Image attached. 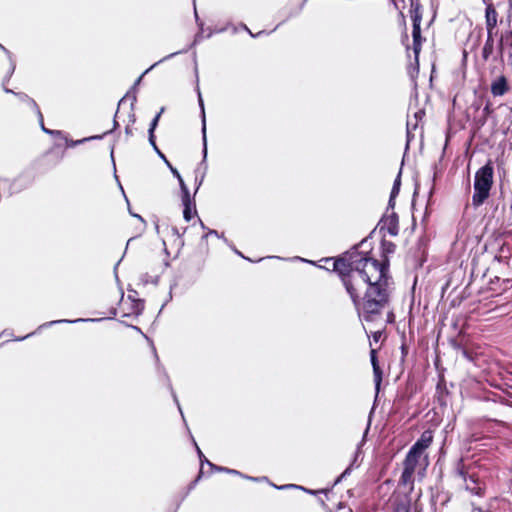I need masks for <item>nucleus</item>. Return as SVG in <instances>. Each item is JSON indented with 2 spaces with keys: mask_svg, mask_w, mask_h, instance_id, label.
I'll list each match as a JSON object with an SVG mask.
<instances>
[{
  "mask_svg": "<svg viewBox=\"0 0 512 512\" xmlns=\"http://www.w3.org/2000/svg\"><path fill=\"white\" fill-rule=\"evenodd\" d=\"M0 48L3 49L7 54H9V52L1 44H0Z\"/></svg>",
  "mask_w": 512,
  "mask_h": 512,
  "instance_id": "35",
  "label": "nucleus"
},
{
  "mask_svg": "<svg viewBox=\"0 0 512 512\" xmlns=\"http://www.w3.org/2000/svg\"><path fill=\"white\" fill-rule=\"evenodd\" d=\"M493 174L494 169L490 162L475 173L474 193L472 196L474 207L481 206L488 199L493 184Z\"/></svg>",
  "mask_w": 512,
  "mask_h": 512,
  "instance_id": "2",
  "label": "nucleus"
},
{
  "mask_svg": "<svg viewBox=\"0 0 512 512\" xmlns=\"http://www.w3.org/2000/svg\"><path fill=\"white\" fill-rule=\"evenodd\" d=\"M422 454L417 451L410 449L405 460H404V470L401 475V482L403 484H408L412 481L413 473L416 470V466L419 463Z\"/></svg>",
  "mask_w": 512,
  "mask_h": 512,
  "instance_id": "3",
  "label": "nucleus"
},
{
  "mask_svg": "<svg viewBox=\"0 0 512 512\" xmlns=\"http://www.w3.org/2000/svg\"><path fill=\"white\" fill-rule=\"evenodd\" d=\"M399 190H400V174L397 176V178L394 181V185H393V188L391 191V196H390V201H389L390 203L398 195Z\"/></svg>",
  "mask_w": 512,
  "mask_h": 512,
  "instance_id": "12",
  "label": "nucleus"
},
{
  "mask_svg": "<svg viewBox=\"0 0 512 512\" xmlns=\"http://www.w3.org/2000/svg\"><path fill=\"white\" fill-rule=\"evenodd\" d=\"M29 101L31 102V104H32L33 106L37 107V105H36L35 101H33L32 99H29Z\"/></svg>",
  "mask_w": 512,
  "mask_h": 512,
  "instance_id": "29",
  "label": "nucleus"
},
{
  "mask_svg": "<svg viewBox=\"0 0 512 512\" xmlns=\"http://www.w3.org/2000/svg\"><path fill=\"white\" fill-rule=\"evenodd\" d=\"M420 22H421V19L418 16H415L413 19L412 36H413V50H414L416 59L418 58V55H419L420 49H421Z\"/></svg>",
  "mask_w": 512,
  "mask_h": 512,
  "instance_id": "5",
  "label": "nucleus"
},
{
  "mask_svg": "<svg viewBox=\"0 0 512 512\" xmlns=\"http://www.w3.org/2000/svg\"><path fill=\"white\" fill-rule=\"evenodd\" d=\"M38 114H39V117H40L41 127H42L43 131L46 132V133H52V131H50V130H48V129H46L44 127V125H43V118H42V114L40 113V111H38Z\"/></svg>",
  "mask_w": 512,
  "mask_h": 512,
  "instance_id": "18",
  "label": "nucleus"
},
{
  "mask_svg": "<svg viewBox=\"0 0 512 512\" xmlns=\"http://www.w3.org/2000/svg\"><path fill=\"white\" fill-rule=\"evenodd\" d=\"M149 141L153 145V147L158 151L157 146L154 141V136L151 138V135L149 134Z\"/></svg>",
  "mask_w": 512,
  "mask_h": 512,
  "instance_id": "20",
  "label": "nucleus"
},
{
  "mask_svg": "<svg viewBox=\"0 0 512 512\" xmlns=\"http://www.w3.org/2000/svg\"><path fill=\"white\" fill-rule=\"evenodd\" d=\"M291 485H285V486H280L278 487L279 489H284V488H287V487H290Z\"/></svg>",
  "mask_w": 512,
  "mask_h": 512,
  "instance_id": "34",
  "label": "nucleus"
},
{
  "mask_svg": "<svg viewBox=\"0 0 512 512\" xmlns=\"http://www.w3.org/2000/svg\"><path fill=\"white\" fill-rule=\"evenodd\" d=\"M176 54H178V52L171 53V55H169V56L165 57L164 59L170 58V57H172V56H174V55H176Z\"/></svg>",
  "mask_w": 512,
  "mask_h": 512,
  "instance_id": "28",
  "label": "nucleus"
},
{
  "mask_svg": "<svg viewBox=\"0 0 512 512\" xmlns=\"http://www.w3.org/2000/svg\"><path fill=\"white\" fill-rule=\"evenodd\" d=\"M216 469L219 470V471H226V472L231 473V474L241 475L240 472H238L237 470L226 469V468H221V467H216Z\"/></svg>",
  "mask_w": 512,
  "mask_h": 512,
  "instance_id": "16",
  "label": "nucleus"
},
{
  "mask_svg": "<svg viewBox=\"0 0 512 512\" xmlns=\"http://www.w3.org/2000/svg\"><path fill=\"white\" fill-rule=\"evenodd\" d=\"M496 25H497V12L493 7L489 6L486 9V27H487L488 34H492Z\"/></svg>",
  "mask_w": 512,
  "mask_h": 512,
  "instance_id": "8",
  "label": "nucleus"
},
{
  "mask_svg": "<svg viewBox=\"0 0 512 512\" xmlns=\"http://www.w3.org/2000/svg\"><path fill=\"white\" fill-rule=\"evenodd\" d=\"M371 363L373 366L374 381L376 384V388L378 390L381 380H382V372L380 370V367L378 366L377 358H376V351L374 349L371 350Z\"/></svg>",
  "mask_w": 512,
  "mask_h": 512,
  "instance_id": "9",
  "label": "nucleus"
},
{
  "mask_svg": "<svg viewBox=\"0 0 512 512\" xmlns=\"http://www.w3.org/2000/svg\"><path fill=\"white\" fill-rule=\"evenodd\" d=\"M248 479L254 480V481H258L259 480V478H252V477H248Z\"/></svg>",
  "mask_w": 512,
  "mask_h": 512,
  "instance_id": "37",
  "label": "nucleus"
},
{
  "mask_svg": "<svg viewBox=\"0 0 512 512\" xmlns=\"http://www.w3.org/2000/svg\"><path fill=\"white\" fill-rule=\"evenodd\" d=\"M209 234H212V236L218 235L217 231H215V230L210 231Z\"/></svg>",
  "mask_w": 512,
  "mask_h": 512,
  "instance_id": "24",
  "label": "nucleus"
},
{
  "mask_svg": "<svg viewBox=\"0 0 512 512\" xmlns=\"http://www.w3.org/2000/svg\"><path fill=\"white\" fill-rule=\"evenodd\" d=\"M509 91V85L507 78L504 75H500L495 78L491 83V93L493 96H503Z\"/></svg>",
  "mask_w": 512,
  "mask_h": 512,
  "instance_id": "4",
  "label": "nucleus"
},
{
  "mask_svg": "<svg viewBox=\"0 0 512 512\" xmlns=\"http://www.w3.org/2000/svg\"><path fill=\"white\" fill-rule=\"evenodd\" d=\"M466 488L470 489L471 491H473L475 493H478V491H476L475 488H471L468 483L466 484Z\"/></svg>",
  "mask_w": 512,
  "mask_h": 512,
  "instance_id": "21",
  "label": "nucleus"
},
{
  "mask_svg": "<svg viewBox=\"0 0 512 512\" xmlns=\"http://www.w3.org/2000/svg\"><path fill=\"white\" fill-rule=\"evenodd\" d=\"M209 234H212V236L218 235L217 231H215V230L210 231Z\"/></svg>",
  "mask_w": 512,
  "mask_h": 512,
  "instance_id": "23",
  "label": "nucleus"
},
{
  "mask_svg": "<svg viewBox=\"0 0 512 512\" xmlns=\"http://www.w3.org/2000/svg\"><path fill=\"white\" fill-rule=\"evenodd\" d=\"M183 204L185 206L183 216L186 221H190L192 218L190 201L183 202Z\"/></svg>",
  "mask_w": 512,
  "mask_h": 512,
  "instance_id": "15",
  "label": "nucleus"
},
{
  "mask_svg": "<svg viewBox=\"0 0 512 512\" xmlns=\"http://www.w3.org/2000/svg\"><path fill=\"white\" fill-rule=\"evenodd\" d=\"M378 337H380V333H375L374 335V339L377 341L378 340Z\"/></svg>",
  "mask_w": 512,
  "mask_h": 512,
  "instance_id": "27",
  "label": "nucleus"
},
{
  "mask_svg": "<svg viewBox=\"0 0 512 512\" xmlns=\"http://www.w3.org/2000/svg\"><path fill=\"white\" fill-rule=\"evenodd\" d=\"M333 268L365 320L381 313L389 296L385 264L353 251L335 260Z\"/></svg>",
  "mask_w": 512,
  "mask_h": 512,
  "instance_id": "1",
  "label": "nucleus"
},
{
  "mask_svg": "<svg viewBox=\"0 0 512 512\" xmlns=\"http://www.w3.org/2000/svg\"><path fill=\"white\" fill-rule=\"evenodd\" d=\"M245 30H246V31H248V33H249V34H251V35L253 36L252 31H251V30H249V28H248V27H245Z\"/></svg>",
  "mask_w": 512,
  "mask_h": 512,
  "instance_id": "31",
  "label": "nucleus"
},
{
  "mask_svg": "<svg viewBox=\"0 0 512 512\" xmlns=\"http://www.w3.org/2000/svg\"><path fill=\"white\" fill-rule=\"evenodd\" d=\"M158 153L160 155V158H163L165 160V162L167 161V159L165 158V156L158 150Z\"/></svg>",
  "mask_w": 512,
  "mask_h": 512,
  "instance_id": "25",
  "label": "nucleus"
},
{
  "mask_svg": "<svg viewBox=\"0 0 512 512\" xmlns=\"http://www.w3.org/2000/svg\"><path fill=\"white\" fill-rule=\"evenodd\" d=\"M195 445H197V444L195 443ZM196 448H197V451H198L199 457L201 458V457L203 456V454H202V452H201V450L199 449V447H198V446H196Z\"/></svg>",
  "mask_w": 512,
  "mask_h": 512,
  "instance_id": "22",
  "label": "nucleus"
},
{
  "mask_svg": "<svg viewBox=\"0 0 512 512\" xmlns=\"http://www.w3.org/2000/svg\"><path fill=\"white\" fill-rule=\"evenodd\" d=\"M245 30H246V31H248V33H249V34H251V35L253 36L252 31H251V30H249V28H248V27H245Z\"/></svg>",
  "mask_w": 512,
  "mask_h": 512,
  "instance_id": "33",
  "label": "nucleus"
},
{
  "mask_svg": "<svg viewBox=\"0 0 512 512\" xmlns=\"http://www.w3.org/2000/svg\"><path fill=\"white\" fill-rule=\"evenodd\" d=\"M179 181V184H180V187H181V190L183 192V198H182V201L183 202H186V201H190V193H189V190L187 188V186L185 185L182 177H179L178 179Z\"/></svg>",
  "mask_w": 512,
  "mask_h": 512,
  "instance_id": "11",
  "label": "nucleus"
},
{
  "mask_svg": "<svg viewBox=\"0 0 512 512\" xmlns=\"http://www.w3.org/2000/svg\"><path fill=\"white\" fill-rule=\"evenodd\" d=\"M245 30H246V31H248V33H249V34H251V35L253 36L252 31H251V30H249V28H248V27H245Z\"/></svg>",
  "mask_w": 512,
  "mask_h": 512,
  "instance_id": "30",
  "label": "nucleus"
},
{
  "mask_svg": "<svg viewBox=\"0 0 512 512\" xmlns=\"http://www.w3.org/2000/svg\"><path fill=\"white\" fill-rule=\"evenodd\" d=\"M492 48H493L492 34H488V38H487V41L484 46V57L485 58H487L488 54L491 53Z\"/></svg>",
  "mask_w": 512,
  "mask_h": 512,
  "instance_id": "13",
  "label": "nucleus"
},
{
  "mask_svg": "<svg viewBox=\"0 0 512 512\" xmlns=\"http://www.w3.org/2000/svg\"><path fill=\"white\" fill-rule=\"evenodd\" d=\"M134 217H137L139 220H141L143 222V219L140 215H137V214H133Z\"/></svg>",
  "mask_w": 512,
  "mask_h": 512,
  "instance_id": "26",
  "label": "nucleus"
},
{
  "mask_svg": "<svg viewBox=\"0 0 512 512\" xmlns=\"http://www.w3.org/2000/svg\"><path fill=\"white\" fill-rule=\"evenodd\" d=\"M78 321H84L83 319H78ZM60 322H69L68 320H59V321H51L48 323V325H53L55 323H60ZM74 322H77V320H75Z\"/></svg>",
  "mask_w": 512,
  "mask_h": 512,
  "instance_id": "19",
  "label": "nucleus"
},
{
  "mask_svg": "<svg viewBox=\"0 0 512 512\" xmlns=\"http://www.w3.org/2000/svg\"><path fill=\"white\" fill-rule=\"evenodd\" d=\"M433 440V435L431 431H424L420 438L415 442V444L411 447V449L417 451L422 454L424 451L431 445Z\"/></svg>",
  "mask_w": 512,
  "mask_h": 512,
  "instance_id": "6",
  "label": "nucleus"
},
{
  "mask_svg": "<svg viewBox=\"0 0 512 512\" xmlns=\"http://www.w3.org/2000/svg\"><path fill=\"white\" fill-rule=\"evenodd\" d=\"M166 164L168 165V167L170 168L171 172L173 173V175H175L177 177V179H179V177H181V175L179 174V172L177 171V169L173 168L171 166V164L166 161Z\"/></svg>",
  "mask_w": 512,
  "mask_h": 512,
  "instance_id": "17",
  "label": "nucleus"
},
{
  "mask_svg": "<svg viewBox=\"0 0 512 512\" xmlns=\"http://www.w3.org/2000/svg\"><path fill=\"white\" fill-rule=\"evenodd\" d=\"M164 111V108H161V110L159 111V113L155 116V118L153 119L151 125H150V129H149V134L151 135V138L153 137V133H154V130L158 124V121L160 119V116L161 114L163 113Z\"/></svg>",
  "mask_w": 512,
  "mask_h": 512,
  "instance_id": "14",
  "label": "nucleus"
},
{
  "mask_svg": "<svg viewBox=\"0 0 512 512\" xmlns=\"http://www.w3.org/2000/svg\"><path fill=\"white\" fill-rule=\"evenodd\" d=\"M395 512H410L411 500L408 495H398L393 502Z\"/></svg>",
  "mask_w": 512,
  "mask_h": 512,
  "instance_id": "7",
  "label": "nucleus"
},
{
  "mask_svg": "<svg viewBox=\"0 0 512 512\" xmlns=\"http://www.w3.org/2000/svg\"><path fill=\"white\" fill-rule=\"evenodd\" d=\"M30 335H31V334H29V336H30ZM27 337H28V335H27V336H23L22 338H19L18 340H23V339H26Z\"/></svg>",
  "mask_w": 512,
  "mask_h": 512,
  "instance_id": "38",
  "label": "nucleus"
},
{
  "mask_svg": "<svg viewBox=\"0 0 512 512\" xmlns=\"http://www.w3.org/2000/svg\"><path fill=\"white\" fill-rule=\"evenodd\" d=\"M245 30H246V31H248V33H249V34H251V35L253 36L252 31H251V30H249V28H248V27H245Z\"/></svg>",
  "mask_w": 512,
  "mask_h": 512,
  "instance_id": "32",
  "label": "nucleus"
},
{
  "mask_svg": "<svg viewBox=\"0 0 512 512\" xmlns=\"http://www.w3.org/2000/svg\"><path fill=\"white\" fill-rule=\"evenodd\" d=\"M157 63H155L154 65H151V67L145 71V73H147L149 70H151L152 68H154V66L156 65Z\"/></svg>",
  "mask_w": 512,
  "mask_h": 512,
  "instance_id": "36",
  "label": "nucleus"
},
{
  "mask_svg": "<svg viewBox=\"0 0 512 512\" xmlns=\"http://www.w3.org/2000/svg\"><path fill=\"white\" fill-rule=\"evenodd\" d=\"M200 106L202 108V134H203V142H204V158L207 156V144H206V119L203 107V101L200 98Z\"/></svg>",
  "mask_w": 512,
  "mask_h": 512,
  "instance_id": "10",
  "label": "nucleus"
}]
</instances>
